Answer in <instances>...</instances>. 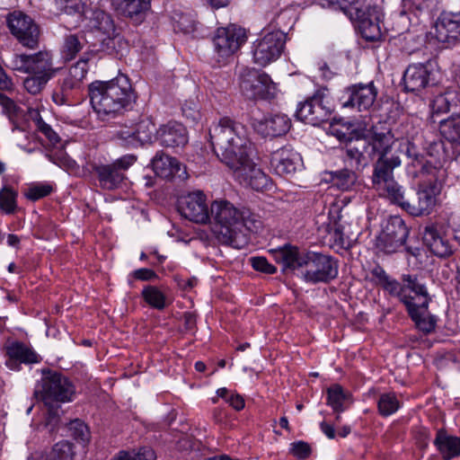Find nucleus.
Returning a JSON list of instances; mask_svg holds the SVG:
<instances>
[{
  "mask_svg": "<svg viewBox=\"0 0 460 460\" xmlns=\"http://www.w3.org/2000/svg\"><path fill=\"white\" fill-rule=\"evenodd\" d=\"M357 178V174L353 171L344 169L336 172L333 180L339 189L341 190H349L356 183Z\"/></svg>",
  "mask_w": 460,
  "mask_h": 460,
  "instance_id": "nucleus-47",
  "label": "nucleus"
},
{
  "mask_svg": "<svg viewBox=\"0 0 460 460\" xmlns=\"http://www.w3.org/2000/svg\"><path fill=\"white\" fill-rule=\"evenodd\" d=\"M301 156L290 146H283L270 155V168L277 175H293L301 164Z\"/></svg>",
  "mask_w": 460,
  "mask_h": 460,
  "instance_id": "nucleus-23",
  "label": "nucleus"
},
{
  "mask_svg": "<svg viewBox=\"0 0 460 460\" xmlns=\"http://www.w3.org/2000/svg\"><path fill=\"white\" fill-rule=\"evenodd\" d=\"M438 193L439 188L436 180L429 179V183L420 184L414 199L406 198L404 188H402V199L392 203L401 207L414 217L428 215L432 211Z\"/></svg>",
  "mask_w": 460,
  "mask_h": 460,
  "instance_id": "nucleus-9",
  "label": "nucleus"
},
{
  "mask_svg": "<svg viewBox=\"0 0 460 460\" xmlns=\"http://www.w3.org/2000/svg\"><path fill=\"white\" fill-rule=\"evenodd\" d=\"M290 453L300 459H305L311 455V447L308 443L299 440L290 444Z\"/></svg>",
  "mask_w": 460,
  "mask_h": 460,
  "instance_id": "nucleus-52",
  "label": "nucleus"
},
{
  "mask_svg": "<svg viewBox=\"0 0 460 460\" xmlns=\"http://www.w3.org/2000/svg\"><path fill=\"white\" fill-rule=\"evenodd\" d=\"M252 126L262 137H277L286 135L289 131L291 120L282 113L269 114L260 119H255Z\"/></svg>",
  "mask_w": 460,
  "mask_h": 460,
  "instance_id": "nucleus-24",
  "label": "nucleus"
},
{
  "mask_svg": "<svg viewBox=\"0 0 460 460\" xmlns=\"http://www.w3.org/2000/svg\"><path fill=\"white\" fill-rule=\"evenodd\" d=\"M13 70L28 75L54 77L57 69L53 66V57L49 51L34 54H14L10 60Z\"/></svg>",
  "mask_w": 460,
  "mask_h": 460,
  "instance_id": "nucleus-10",
  "label": "nucleus"
},
{
  "mask_svg": "<svg viewBox=\"0 0 460 460\" xmlns=\"http://www.w3.org/2000/svg\"><path fill=\"white\" fill-rule=\"evenodd\" d=\"M0 104L10 113L14 112L16 109L14 102L2 93H0Z\"/></svg>",
  "mask_w": 460,
  "mask_h": 460,
  "instance_id": "nucleus-59",
  "label": "nucleus"
},
{
  "mask_svg": "<svg viewBox=\"0 0 460 460\" xmlns=\"http://www.w3.org/2000/svg\"><path fill=\"white\" fill-rule=\"evenodd\" d=\"M209 140L217 156L240 183L255 190L270 189V177L253 161V146L243 124L223 117L209 128Z\"/></svg>",
  "mask_w": 460,
  "mask_h": 460,
  "instance_id": "nucleus-1",
  "label": "nucleus"
},
{
  "mask_svg": "<svg viewBox=\"0 0 460 460\" xmlns=\"http://www.w3.org/2000/svg\"><path fill=\"white\" fill-rule=\"evenodd\" d=\"M69 429L71 430H74V437L76 439H79L81 441L87 440V427L84 425V423L79 420H75L70 422Z\"/></svg>",
  "mask_w": 460,
  "mask_h": 460,
  "instance_id": "nucleus-55",
  "label": "nucleus"
},
{
  "mask_svg": "<svg viewBox=\"0 0 460 460\" xmlns=\"http://www.w3.org/2000/svg\"><path fill=\"white\" fill-rule=\"evenodd\" d=\"M53 460H73V446L68 441H60L55 444L52 449Z\"/></svg>",
  "mask_w": 460,
  "mask_h": 460,
  "instance_id": "nucleus-49",
  "label": "nucleus"
},
{
  "mask_svg": "<svg viewBox=\"0 0 460 460\" xmlns=\"http://www.w3.org/2000/svg\"><path fill=\"white\" fill-rule=\"evenodd\" d=\"M434 445L444 460H451L460 456V437L449 435L444 429L438 430Z\"/></svg>",
  "mask_w": 460,
  "mask_h": 460,
  "instance_id": "nucleus-34",
  "label": "nucleus"
},
{
  "mask_svg": "<svg viewBox=\"0 0 460 460\" xmlns=\"http://www.w3.org/2000/svg\"><path fill=\"white\" fill-rule=\"evenodd\" d=\"M58 10L67 14H87L90 0H53Z\"/></svg>",
  "mask_w": 460,
  "mask_h": 460,
  "instance_id": "nucleus-41",
  "label": "nucleus"
},
{
  "mask_svg": "<svg viewBox=\"0 0 460 460\" xmlns=\"http://www.w3.org/2000/svg\"><path fill=\"white\" fill-rule=\"evenodd\" d=\"M405 91L415 93L435 84L434 67L431 61L413 63L407 66L403 73Z\"/></svg>",
  "mask_w": 460,
  "mask_h": 460,
  "instance_id": "nucleus-17",
  "label": "nucleus"
},
{
  "mask_svg": "<svg viewBox=\"0 0 460 460\" xmlns=\"http://www.w3.org/2000/svg\"><path fill=\"white\" fill-rule=\"evenodd\" d=\"M250 261L252 268L257 271L266 274H273L277 271L276 267L270 264L265 257H252Z\"/></svg>",
  "mask_w": 460,
  "mask_h": 460,
  "instance_id": "nucleus-51",
  "label": "nucleus"
},
{
  "mask_svg": "<svg viewBox=\"0 0 460 460\" xmlns=\"http://www.w3.org/2000/svg\"><path fill=\"white\" fill-rule=\"evenodd\" d=\"M429 301L430 298L426 289L406 306L416 327L424 333L432 332L437 324V318L431 315L428 310Z\"/></svg>",
  "mask_w": 460,
  "mask_h": 460,
  "instance_id": "nucleus-21",
  "label": "nucleus"
},
{
  "mask_svg": "<svg viewBox=\"0 0 460 460\" xmlns=\"http://www.w3.org/2000/svg\"><path fill=\"white\" fill-rule=\"evenodd\" d=\"M18 192L10 186H4L0 190V209L7 215L15 213L17 209Z\"/></svg>",
  "mask_w": 460,
  "mask_h": 460,
  "instance_id": "nucleus-42",
  "label": "nucleus"
},
{
  "mask_svg": "<svg viewBox=\"0 0 460 460\" xmlns=\"http://www.w3.org/2000/svg\"><path fill=\"white\" fill-rule=\"evenodd\" d=\"M338 9H341L350 19H353L358 14V11L363 10L358 6V0H340Z\"/></svg>",
  "mask_w": 460,
  "mask_h": 460,
  "instance_id": "nucleus-53",
  "label": "nucleus"
},
{
  "mask_svg": "<svg viewBox=\"0 0 460 460\" xmlns=\"http://www.w3.org/2000/svg\"><path fill=\"white\" fill-rule=\"evenodd\" d=\"M381 13L378 8H368L367 11H358V14L352 19L358 22V27L362 37L367 41H376L382 37L380 28Z\"/></svg>",
  "mask_w": 460,
  "mask_h": 460,
  "instance_id": "nucleus-27",
  "label": "nucleus"
},
{
  "mask_svg": "<svg viewBox=\"0 0 460 460\" xmlns=\"http://www.w3.org/2000/svg\"><path fill=\"white\" fill-rule=\"evenodd\" d=\"M42 377L35 391L38 399L49 408V411L58 408L60 403L72 402L75 394L74 383L62 373L44 368Z\"/></svg>",
  "mask_w": 460,
  "mask_h": 460,
  "instance_id": "nucleus-5",
  "label": "nucleus"
},
{
  "mask_svg": "<svg viewBox=\"0 0 460 460\" xmlns=\"http://www.w3.org/2000/svg\"><path fill=\"white\" fill-rule=\"evenodd\" d=\"M395 139L391 131L375 132L367 138V155L369 158H384L390 156L392 146Z\"/></svg>",
  "mask_w": 460,
  "mask_h": 460,
  "instance_id": "nucleus-31",
  "label": "nucleus"
},
{
  "mask_svg": "<svg viewBox=\"0 0 460 460\" xmlns=\"http://www.w3.org/2000/svg\"><path fill=\"white\" fill-rule=\"evenodd\" d=\"M320 429L328 438L333 439L335 438V429L333 425L329 424L326 421H323L320 423Z\"/></svg>",
  "mask_w": 460,
  "mask_h": 460,
  "instance_id": "nucleus-60",
  "label": "nucleus"
},
{
  "mask_svg": "<svg viewBox=\"0 0 460 460\" xmlns=\"http://www.w3.org/2000/svg\"><path fill=\"white\" fill-rule=\"evenodd\" d=\"M91 105L102 120L114 119L132 109L137 95L129 78L119 74L109 81H95L89 85Z\"/></svg>",
  "mask_w": 460,
  "mask_h": 460,
  "instance_id": "nucleus-2",
  "label": "nucleus"
},
{
  "mask_svg": "<svg viewBox=\"0 0 460 460\" xmlns=\"http://www.w3.org/2000/svg\"><path fill=\"white\" fill-rule=\"evenodd\" d=\"M85 45V40L83 36L76 34L66 35L62 46V55L66 60L75 58L76 54L82 50Z\"/></svg>",
  "mask_w": 460,
  "mask_h": 460,
  "instance_id": "nucleus-39",
  "label": "nucleus"
},
{
  "mask_svg": "<svg viewBox=\"0 0 460 460\" xmlns=\"http://www.w3.org/2000/svg\"><path fill=\"white\" fill-rule=\"evenodd\" d=\"M87 14L84 15L89 20L88 26L96 31L101 32L107 37H110L115 30L111 17L105 12L99 9H91L90 5L87 7Z\"/></svg>",
  "mask_w": 460,
  "mask_h": 460,
  "instance_id": "nucleus-35",
  "label": "nucleus"
},
{
  "mask_svg": "<svg viewBox=\"0 0 460 460\" xmlns=\"http://www.w3.org/2000/svg\"><path fill=\"white\" fill-rule=\"evenodd\" d=\"M333 236L335 238V241H338L341 245H343L345 243L343 234L339 228L334 229Z\"/></svg>",
  "mask_w": 460,
  "mask_h": 460,
  "instance_id": "nucleus-64",
  "label": "nucleus"
},
{
  "mask_svg": "<svg viewBox=\"0 0 460 460\" xmlns=\"http://www.w3.org/2000/svg\"><path fill=\"white\" fill-rule=\"evenodd\" d=\"M5 366L13 371H19L21 365L39 364L42 357L31 346L20 341H8L4 344Z\"/></svg>",
  "mask_w": 460,
  "mask_h": 460,
  "instance_id": "nucleus-18",
  "label": "nucleus"
},
{
  "mask_svg": "<svg viewBox=\"0 0 460 460\" xmlns=\"http://www.w3.org/2000/svg\"><path fill=\"white\" fill-rule=\"evenodd\" d=\"M284 16V13H279L252 42L251 52L254 64L266 66L281 57L287 41V34L281 29Z\"/></svg>",
  "mask_w": 460,
  "mask_h": 460,
  "instance_id": "nucleus-4",
  "label": "nucleus"
},
{
  "mask_svg": "<svg viewBox=\"0 0 460 460\" xmlns=\"http://www.w3.org/2000/svg\"><path fill=\"white\" fill-rule=\"evenodd\" d=\"M51 78V76L29 75L23 80V87L29 93L37 95L43 91Z\"/></svg>",
  "mask_w": 460,
  "mask_h": 460,
  "instance_id": "nucleus-45",
  "label": "nucleus"
},
{
  "mask_svg": "<svg viewBox=\"0 0 460 460\" xmlns=\"http://www.w3.org/2000/svg\"><path fill=\"white\" fill-rule=\"evenodd\" d=\"M422 238L425 245L436 256L447 257L452 254L453 250L449 241L442 235L437 225L426 226Z\"/></svg>",
  "mask_w": 460,
  "mask_h": 460,
  "instance_id": "nucleus-29",
  "label": "nucleus"
},
{
  "mask_svg": "<svg viewBox=\"0 0 460 460\" xmlns=\"http://www.w3.org/2000/svg\"><path fill=\"white\" fill-rule=\"evenodd\" d=\"M155 141L165 147H182L189 141L188 132L182 124L170 121L157 129Z\"/></svg>",
  "mask_w": 460,
  "mask_h": 460,
  "instance_id": "nucleus-26",
  "label": "nucleus"
},
{
  "mask_svg": "<svg viewBox=\"0 0 460 460\" xmlns=\"http://www.w3.org/2000/svg\"><path fill=\"white\" fill-rule=\"evenodd\" d=\"M179 211L182 217L199 224L210 221V209L207 205L206 195L200 191H193L179 200Z\"/></svg>",
  "mask_w": 460,
  "mask_h": 460,
  "instance_id": "nucleus-19",
  "label": "nucleus"
},
{
  "mask_svg": "<svg viewBox=\"0 0 460 460\" xmlns=\"http://www.w3.org/2000/svg\"><path fill=\"white\" fill-rule=\"evenodd\" d=\"M7 26L12 35L24 47L35 49L38 46L40 30L27 14L13 12L7 17Z\"/></svg>",
  "mask_w": 460,
  "mask_h": 460,
  "instance_id": "nucleus-15",
  "label": "nucleus"
},
{
  "mask_svg": "<svg viewBox=\"0 0 460 460\" xmlns=\"http://www.w3.org/2000/svg\"><path fill=\"white\" fill-rule=\"evenodd\" d=\"M111 4L123 15L133 18L141 13L144 0H111Z\"/></svg>",
  "mask_w": 460,
  "mask_h": 460,
  "instance_id": "nucleus-44",
  "label": "nucleus"
},
{
  "mask_svg": "<svg viewBox=\"0 0 460 460\" xmlns=\"http://www.w3.org/2000/svg\"><path fill=\"white\" fill-rule=\"evenodd\" d=\"M435 37L443 43L454 45L460 40V12H443L435 22Z\"/></svg>",
  "mask_w": 460,
  "mask_h": 460,
  "instance_id": "nucleus-22",
  "label": "nucleus"
},
{
  "mask_svg": "<svg viewBox=\"0 0 460 460\" xmlns=\"http://www.w3.org/2000/svg\"><path fill=\"white\" fill-rule=\"evenodd\" d=\"M376 96L377 90L373 82L357 84L344 90L339 98V103L344 109L367 111L373 106Z\"/></svg>",
  "mask_w": 460,
  "mask_h": 460,
  "instance_id": "nucleus-14",
  "label": "nucleus"
},
{
  "mask_svg": "<svg viewBox=\"0 0 460 460\" xmlns=\"http://www.w3.org/2000/svg\"><path fill=\"white\" fill-rule=\"evenodd\" d=\"M210 220L214 223V232L217 238L226 243H232L243 227L253 231L260 224V221L250 210L239 209L226 199H217L212 202Z\"/></svg>",
  "mask_w": 460,
  "mask_h": 460,
  "instance_id": "nucleus-3",
  "label": "nucleus"
},
{
  "mask_svg": "<svg viewBox=\"0 0 460 460\" xmlns=\"http://www.w3.org/2000/svg\"><path fill=\"white\" fill-rule=\"evenodd\" d=\"M53 191V187L49 183H37L33 184L25 192V197L32 201H36L42 198L50 195Z\"/></svg>",
  "mask_w": 460,
  "mask_h": 460,
  "instance_id": "nucleus-48",
  "label": "nucleus"
},
{
  "mask_svg": "<svg viewBox=\"0 0 460 460\" xmlns=\"http://www.w3.org/2000/svg\"><path fill=\"white\" fill-rule=\"evenodd\" d=\"M402 161L399 155L393 154L389 158H377L373 164L371 183L373 189L382 197L386 198L391 203L402 199L401 186L394 179V171L401 166Z\"/></svg>",
  "mask_w": 460,
  "mask_h": 460,
  "instance_id": "nucleus-6",
  "label": "nucleus"
},
{
  "mask_svg": "<svg viewBox=\"0 0 460 460\" xmlns=\"http://www.w3.org/2000/svg\"><path fill=\"white\" fill-rule=\"evenodd\" d=\"M439 131L448 142L460 146V116L444 119L440 122Z\"/></svg>",
  "mask_w": 460,
  "mask_h": 460,
  "instance_id": "nucleus-38",
  "label": "nucleus"
},
{
  "mask_svg": "<svg viewBox=\"0 0 460 460\" xmlns=\"http://www.w3.org/2000/svg\"><path fill=\"white\" fill-rule=\"evenodd\" d=\"M307 270L304 272V279L307 282H328L338 275V263L331 256L308 252Z\"/></svg>",
  "mask_w": 460,
  "mask_h": 460,
  "instance_id": "nucleus-16",
  "label": "nucleus"
},
{
  "mask_svg": "<svg viewBox=\"0 0 460 460\" xmlns=\"http://www.w3.org/2000/svg\"><path fill=\"white\" fill-rule=\"evenodd\" d=\"M19 243H20V238L16 234H9L7 235L8 245L15 247L19 244Z\"/></svg>",
  "mask_w": 460,
  "mask_h": 460,
  "instance_id": "nucleus-62",
  "label": "nucleus"
},
{
  "mask_svg": "<svg viewBox=\"0 0 460 460\" xmlns=\"http://www.w3.org/2000/svg\"><path fill=\"white\" fill-rule=\"evenodd\" d=\"M146 303L157 310H163L169 305L164 292L155 286H146Z\"/></svg>",
  "mask_w": 460,
  "mask_h": 460,
  "instance_id": "nucleus-43",
  "label": "nucleus"
},
{
  "mask_svg": "<svg viewBox=\"0 0 460 460\" xmlns=\"http://www.w3.org/2000/svg\"><path fill=\"white\" fill-rule=\"evenodd\" d=\"M320 70L322 72V76L325 79H330L332 76V73L330 71L328 66L323 64L320 66Z\"/></svg>",
  "mask_w": 460,
  "mask_h": 460,
  "instance_id": "nucleus-63",
  "label": "nucleus"
},
{
  "mask_svg": "<svg viewBox=\"0 0 460 460\" xmlns=\"http://www.w3.org/2000/svg\"><path fill=\"white\" fill-rule=\"evenodd\" d=\"M346 154L350 165L358 169L366 164L367 137L350 140L347 145Z\"/></svg>",
  "mask_w": 460,
  "mask_h": 460,
  "instance_id": "nucleus-36",
  "label": "nucleus"
},
{
  "mask_svg": "<svg viewBox=\"0 0 460 460\" xmlns=\"http://www.w3.org/2000/svg\"><path fill=\"white\" fill-rule=\"evenodd\" d=\"M87 72V60L84 58L79 59L58 80V87L52 94L53 102L58 105L68 103L73 93L81 89Z\"/></svg>",
  "mask_w": 460,
  "mask_h": 460,
  "instance_id": "nucleus-11",
  "label": "nucleus"
},
{
  "mask_svg": "<svg viewBox=\"0 0 460 460\" xmlns=\"http://www.w3.org/2000/svg\"><path fill=\"white\" fill-rule=\"evenodd\" d=\"M208 4L215 8H221L226 6L230 0H207Z\"/></svg>",
  "mask_w": 460,
  "mask_h": 460,
  "instance_id": "nucleus-61",
  "label": "nucleus"
},
{
  "mask_svg": "<svg viewBox=\"0 0 460 460\" xmlns=\"http://www.w3.org/2000/svg\"><path fill=\"white\" fill-rule=\"evenodd\" d=\"M408 234L404 221L400 217H391L376 238V247L385 253L396 252L402 248Z\"/></svg>",
  "mask_w": 460,
  "mask_h": 460,
  "instance_id": "nucleus-13",
  "label": "nucleus"
},
{
  "mask_svg": "<svg viewBox=\"0 0 460 460\" xmlns=\"http://www.w3.org/2000/svg\"><path fill=\"white\" fill-rule=\"evenodd\" d=\"M276 261L283 266L284 270H295L307 266L308 252H301L296 246L285 245L273 251Z\"/></svg>",
  "mask_w": 460,
  "mask_h": 460,
  "instance_id": "nucleus-30",
  "label": "nucleus"
},
{
  "mask_svg": "<svg viewBox=\"0 0 460 460\" xmlns=\"http://www.w3.org/2000/svg\"><path fill=\"white\" fill-rule=\"evenodd\" d=\"M150 166L155 175L171 179L178 177L181 180L188 178L186 167L183 166L176 158L172 157L164 152H158L152 159Z\"/></svg>",
  "mask_w": 460,
  "mask_h": 460,
  "instance_id": "nucleus-25",
  "label": "nucleus"
},
{
  "mask_svg": "<svg viewBox=\"0 0 460 460\" xmlns=\"http://www.w3.org/2000/svg\"><path fill=\"white\" fill-rule=\"evenodd\" d=\"M400 146L402 148H405L406 155L411 159L409 168L411 167L413 169L411 173L415 177L428 175L430 176L429 179L436 180L440 170L427 161L425 156L418 152L417 147L412 142L407 138L406 140H402Z\"/></svg>",
  "mask_w": 460,
  "mask_h": 460,
  "instance_id": "nucleus-28",
  "label": "nucleus"
},
{
  "mask_svg": "<svg viewBox=\"0 0 460 460\" xmlns=\"http://www.w3.org/2000/svg\"><path fill=\"white\" fill-rule=\"evenodd\" d=\"M93 172L97 175L101 188L113 190L119 188L125 180L123 172L118 170L116 165L97 164L93 166Z\"/></svg>",
  "mask_w": 460,
  "mask_h": 460,
  "instance_id": "nucleus-33",
  "label": "nucleus"
},
{
  "mask_svg": "<svg viewBox=\"0 0 460 460\" xmlns=\"http://www.w3.org/2000/svg\"><path fill=\"white\" fill-rule=\"evenodd\" d=\"M174 29L180 31L185 34L190 33L195 31L196 24L193 20H191L187 15H181L175 22Z\"/></svg>",
  "mask_w": 460,
  "mask_h": 460,
  "instance_id": "nucleus-54",
  "label": "nucleus"
},
{
  "mask_svg": "<svg viewBox=\"0 0 460 460\" xmlns=\"http://www.w3.org/2000/svg\"><path fill=\"white\" fill-rule=\"evenodd\" d=\"M400 407V401L394 393L382 394L377 400L378 412L382 417H388L395 413Z\"/></svg>",
  "mask_w": 460,
  "mask_h": 460,
  "instance_id": "nucleus-40",
  "label": "nucleus"
},
{
  "mask_svg": "<svg viewBox=\"0 0 460 460\" xmlns=\"http://www.w3.org/2000/svg\"><path fill=\"white\" fill-rule=\"evenodd\" d=\"M111 460H144L141 448L138 451H119Z\"/></svg>",
  "mask_w": 460,
  "mask_h": 460,
  "instance_id": "nucleus-56",
  "label": "nucleus"
},
{
  "mask_svg": "<svg viewBox=\"0 0 460 460\" xmlns=\"http://www.w3.org/2000/svg\"><path fill=\"white\" fill-rule=\"evenodd\" d=\"M119 137L123 141L124 146L129 148L141 147L144 145L139 129L129 128L123 130L119 133Z\"/></svg>",
  "mask_w": 460,
  "mask_h": 460,
  "instance_id": "nucleus-50",
  "label": "nucleus"
},
{
  "mask_svg": "<svg viewBox=\"0 0 460 460\" xmlns=\"http://www.w3.org/2000/svg\"><path fill=\"white\" fill-rule=\"evenodd\" d=\"M270 83V77L266 73L254 68L244 67L240 74V90L247 99L263 98Z\"/></svg>",
  "mask_w": 460,
  "mask_h": 460,
  "instance_id": "nucleus-20",
  "label": "nucleus"
},
{
  "mask_svg": "<svg viewBox=\"0 0 460 460\" xmlns=\"http://www.w3.org/2000/svg\"><path fill=\"white\" fill-rule=\"evenodd\" d=\"M371 275L377 285L381 286L391 296L398 297L405 306L427 289L423 284L418 281L416 277L411 275H403V284L402 285L397 280L391 279L380 266L373 268Z\"/></svg>",
  "mask_w": 460,
  "mask_h": 460,
  "instance_id": "nucleus-7",
  "label": "nucleus"
},
{
  "mask_svg": "<svg viewBox=\"0 0 460 460\" xmlns=\"http://www.w3.org/2000/svg\"><path fill=\"white\" fill-rule=\"evenodd\" d=\"M136 161V157L133 155H124L119 159H117L114 163H112L113 165H116L118 170L124 171L127 170L130 165H132Z\"/></svg>",
  "mask_w": 460,
  "mask_h": 460,
  "instance_id": "nucleus-57",
  "label": "nucleus"
},
{
  "mask_svg": "<svg viewBox=\"0 0 460 460\" xmlns=\"http://www.w3.org/2000/svg\"><path fill=\"white\" fill-rule=\"evenodd\" d=\"M31 117L33 122L35 123V126L37 129L42 133L48 140L53 144L56 145L59 142L60 138L58 135L52 129V128L47 124L41 118L40 112L37 110H33L31 112Z\"/></svg>",
  "mask_w": 460,
  "mask_h": 460,
  "instance_id": "nucleus-46",
  "label": "nucleus"
},
{
  "mask_svg": "<svg viewBox=\"0 0 460 460\" xmlns=\"http://www.w3.org/2000/svg\"><path fill=\"white\" fill-rule=\"evenodd\" d=\"M325 91V89L318 90L305 102L299 103L296 111V118L314 126L327 120L332 109L328 105Z\"/></svg>",
  "mask_w": 460,
  "mask_h": 460,
  "instance_id": "nucleus-12",
  "label": "nucleus"
},
{
  "mask_svg": "<svg viewBox=\"0 0 460 460\" xmlns=\"http://www.w3.org/2000/svg\"><path fill=\"white\" fill-rule=\"evenodd\" d=\"M350 394L340 385H333L327 389V404L335 412H342L346 410L345 403L349 400Z\"/></svg>",
  "mask_w": 460,
  "mask_h": 460,
  "instance_id": "nucleus-37",
  "label": "nucleus"
},
{
  "mask_svg": "<svg viewBox=\"0 0 460 460\" xmlns=\"http://www.w3.org/2000/svg\"><path fill=\"white\" fill-rule=\"evenodd\" d=\"M433 113L451 112L453 117H460V89H448L437 95L431 102Z\"/></svg>",
  "mask_w": 460,
  "mask_h": 460,
  "instance_id": "nucleus-32",
  "label": "nucleus"
},
{
  "mask_svg": "<svg viewBox=\"0 0 460 460\" xmlns=\"http://www.w3.org/2000/svg\"><path fill=\"white\" fill-rule=\"evenodd\" d=\"M247 40L245 31L235 25L218 28L213 37L214 58L225 65L233 58Z\"/></svg>",
  "mask_w": 460,
  "mask_h": 460,
  "instance_id": "nucleus-8",
  "label": "nucleus"
},
{
  "mask_svg": "<svg viewBox=\"0 0 460 460\" xmlns=\"http://www.w3.org/2000/svg\"><path fill=\"white\" fill-rule=\"evenodd\" d=\"M226 402H228L236 411H241L244 407V400L239 394H231L229 397L226 398Z\"/></svg>",
  "mask_w": 460,
  "mask_h": 460,
  "instance_id": "nucleus-58",
  "label": "nucleus"
}]
</instances>
